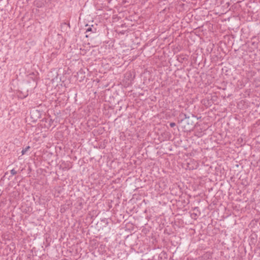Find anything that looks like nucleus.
<instances>
[{"mask_svg": "<svg viewBox=\"0 0 260 260\" xmlns=\"http://www.w3.org/2000/svg\"><path fill=\"white\" fill-rule=\"evenodd\" d=\"M11 174L12 175H14L17 174V171L13 169L11 170Z\"/></svg>", "mask_w": 260, "mask_h": 260, "instance_id": "nucleus-8", "label": "nucleus"}, {"mask_svg": "<svg viewBox=\"0 0 260 260\" xmlns=\"http://www.w3.org/2000/svg\"><path fill=\"white\" fill-rule=\"evenodd\" d=\"M30 149V147L29 146L26 147L25 148L23 149L21 151L22 155H24L26 153V152Z\"/></svg>", "mask_w": 260, "mask_h": 260, "instance_id": "nucleus-7", "label": "nucleus"}, {"mask_svg": "<svg viewBox=\"0 0 260 260\" xmlns=\"http://www.w3.org/2000/svg\"><path fill=\"white\" fill-rule=\"evenodd\" d=\"M248 45L249 46H251L252 49H256L258 47L257 39L255 37L253 38L251 40L248 42Z\"/></svg>", "mask_w": 260, "mask_h": 260, "instance_id": "nucleus-3", "label": "nucleus"}, {"mask_svg": "<svg viewBox=\"0 0 260 260\" xmlns=\"http://www.w3.org/2000/svg\"><path fill=\"white\" fill-rule=\"evenodd\" d=\"M67 26H68V29L69 30V29H70V23H67Z\"/></svg>", "mask_w": 260, "mask_h": 260, "instance_id": "nucleus-10", "label": "nucleus"}, {"mask_svg": "<svg viewBox=\"0 0 260 260\" xmlns=\"http://www.w3.org/2000/svg\"><path fill=\"white\" fill-rule=\"evenodd\" d=\"M179 117L181 118L178 122L180 124L181 127L184 132H190L194 127V121L195 117L193 115L190 117L187 116L186 114L181 113Z\"/></svg>", "mask_w": 260, "mask_h": 260, "instance_id": "nucleus-1", "label": "nucleus"}, {"mask_svg": "<svg viewBox=\"0 0 260 260\" xmlns=\"http://www.w3.org/2000/svg\"><path fill=\"white\" fill-rule=\"evenodd\" d=\"M213 102L211 100L206 99L203 100V104L206 106H211Z\"/></svg>", "mask_w": 260, "mask_h": 260, "instance_id": "nucleus-6", "label": "nucleus"}, {"mask_svg": "<svg viewBox=\"0 0 260 260\" xmlns=\"http://www.w3.org/2000/svg\"><path fill=\"white\" fill-rule=\"evenodd\" d=\"M30 116L31 119V121L35 122L41 117V113L40 111L36 109H32L30 110Z\"/></svg>", "mask_w": 260, "mask_h": 260, "instance_id": "nucleus-2", "label": "nucleus"}, {"mask_svg": "<svg viewBox=\"0 0 260 260\" xmlns=\"http://www.w3.org/2000/svg\"><path fill=\"white\" fill-rule=\"evenodd\" d=\"M96 28L93 26V25H91V26H89L86 30V35L85 37L86 38H88L90 35V34H88L89 32H91L92 34H95L96 32Z\"/></svg>", "mask_w": 260, "mask_h": 260, "instance_id": "nucleus-4", "label": "nucleus"}, {"mask_svg": "<svg viewBox=\"0 0 260 260\" xmlns=\"http://www.w3.org/2000/svg\"><path fill=\"white\" fill-rule=\"evenodd\" d=\"M176 125V123L175 122H171L170 123V126L171 127H174Z\"/></svg>", "mask_w": 260, "mask_h": 260, "instance_id": "nucleus-9", "label": "nucleus"}, {"mask_svg": "<svg viewBox=\"0 0 260 260\" xmlns=\"http://www.w3.org/2000/svg\"><path fill=\"white\" fill-rule=\"evenodd\" d=\"M60 28L61 31L63 32H67L69 30L66 22H63L61 23L60 25Z\"/></svg>", "mask_w": 260, "mask_h": 260, "instance_id": "nucleus-5", "label": "nucleus"}]
</instances>
